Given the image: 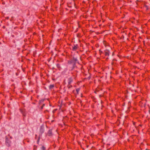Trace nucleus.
Masks as SVG:
<instances>
[{
  "mask_svg": "<svg viewBox=\"0 0 150 150\" xmlns=\"http://www.w3.org/2000/svg\"><path fill=\"white\" fill-rule=\"evenodd\" d=\"M79 69L76 66V64H73V67L71 69V73L72 75L73 78L76 79L77 76V73L78 72Z\"/></svg>",
  "mask_w": 150,
  "mask_h": 150,
  "instance_id": "nucleus-1",
  "label": "nucleus"
},
{
  "mask_svg": "<svg viewBox=\"0 0 150 150\" xmlns=\"http://www.w3.org/2000/svg\"><path fill=\"white\" fill-rule=\"evenodd\" d=\"M67 6L70 8H71L73 7H75L76 9L78 8L77 6H76L75 4L74 1H72L70 3H68L67 4Z\"/></svg>",
  "mask_w": 150,
  "mask_h": 150,
  "instance_id": "nucleus-2",
  "label": "nucleus"
},
{
  "mask_svg": "<svg viewBox=\"0 0 150 150\" xmlns=\"http://www.w3.org/2000/svg\"><path fill=\"white\" fill-rule=\"evenodd\" d=\"M11 140L6 137L5 139V144L8 147L11 146Z\"/></svg>",
  "mask_w": 150,
  "mask_h": 150,
  "instance_id": "nucleus-3",
  "label": "nucleus"
},
{
  "mask_svg": "<svg viewBox=\"0 0 150 150\" xmlns=\"http://www.w3.org/2000/svg\"><path fill=\"white\" fill-rule=\"evenodd\" d=\"M19 110L21 113L22 114L23 116L25 117L26 115V110L24 109L20 108Z\"/></svg>",
  "mask_w": 150,
  "mask_h": 150,
  "instance_id": "nucleus-4",
  "label": "nucleus"
},
{
  "mask_svg": "<svg viewBox=\"0 0 150 150\" xmlns=\"http://www.w3.org/2000/svg\"><path fill=\"white\" fill-rule=\"evenodd\" d=\"M77 62L78 63L77 59L74 57H73L71 60V63H73L74 64H76V63Z\"/></svg>",
  "mask_w": 150,
  "mask_h": 150,
  "instance_id": "nucleus-5",
  "label": "nucleus"
},
{
  "mask_svg": "<svg viewBox=\"0 0 150 150\" xmlns=\"http://www.w3.org/2000/svg\"><path fill=\"white\" fill-rule=\"evenodd\" d=\"M79 48V45L78 44L74 45V46L72 47V50L73 51H75Z\"/></svg>",
  "mask_w": 150,
  "mask_h": 150,
  "instance_id": "nucleus-6",
  "label": "nucleus"
},
{
  "mask_svg": "<svg viewBox=\"0 0 150 150\" xmlns=\"http://www.w3.org/2000/svg\"><path fill=\"white\" fill-rule=\"evenodd\" d=\"M110 51L108 50H105L104 51V54L106 57H108L109 55Z\"/></svg>",
  "mask_w": 150,
  "mask_h": 150,
  "instance_id": "nucleus-7",
  "label": "nucleus"
},
{
  "mask_svg": "<svg viewBox=\"0 0 150 150\" xmlns=\"http://www.w3.org/2000/svg\"><path fill=\"white\" fill-rule=\"evenodd\" d=\"M73 77H70L69 78L68 80V83L69 84H71V83L73 82Z\"/></svg>",
  "mask_w": 150,
  "mask_h": 150,
  "instance_id": "nucleus-8",
  "label": "nucleus"
},
{
  "mask_svg": "<svg viewBox=\"0 0 150 150\" xmlns=\"http://www.w3.org/2000/svg\"><path fill=\"white\" fill-rule=\"evenodd\" d=\"M53 134L52 133V130H49L47 134V135L49 136H51Z\"/></svg>",
  "mask_w": 150,
  "mask_h": 150,
  "instance_id": "nucleus-9",
  "label": "nucleus"
},
{
  "mask_svg": "<svg viewBox=\"0 0 150 150\" xmlns=\"http://www.w3.org/2000/svg\"><path fill=\"white\" fill-rule=\"evenodd\" d=\"M44 132V129L43 126H41L40 129V132L41 134H42Z\"/></svg>",
  "mask_w": 150,
  "mask_h": 150,
  "instance_id": "nucleus-10",
  "label": "nucleus"
},
{
  "mask_svg": "<svg viewBox=\"0 0 150 150\" xmlns=\"http://www.w3.org/2000/svg\"><path fill=\"white\" fill-rule=\"evenodd\" d=\"M54 85L51 84L49 86V88L50 90H52L54 88Z\"/></svg>",
  "mask_w": 150,
  "mask_h": 150,
  "instance_id": "nucleus-11",
  "label": "nucleus"
},
{
  "mask_svg": "<svg viewBox=\"0 0 150 150\" xmlns=\"http://www.w3.org/2000/svg\"><path fill=\"white\" fill-rule=\"evenodd\" d=\"M56 66L57 68L59 70H60L61 69V64H60L58 63L56 64Z\"/></svg>",
  "mask_w": 150,
  "mask_h": 150,
  "instance_id": "nucleus-12",
  "label": "nucleus"
},
{
  "mask_svg": "<svg viewBox=\"0 0 150 150\" xmlns=\"http://www.w3.org/2000/svg\"><path fill=\"white\" fill-rule=\"evenodd\" d=\"M45 100V99H42L40 100H39V105H41V104Z\"/></svg>",
  "mask_w": 150,
  "mask_h": 150,
  "instance_id": "nucleus-13",
  "label": "nucleus"
},
{
  "mask_svg": "<svg viewBox=\"0 0 150 150\" xmlns=\"http://www.w3.org/2000/svg\"><path fill=\"white\" fill-rule=\"evenodd\" d=\"M99 52L100 55L102 56L104 54V52H103L100 50H99Z\"/></svg>",
  "mask_w": 150,
  "mask_h": 150,
  "instance_id": "nucleus-14",
  "label": "nucleus"
},
{
  "mask_svg": "<svg viewBox=\"0 0 150 150\" xmlns=\"http://www.w3.org/2000/svg\"><path fill=\"white\" fill-rule=\"evenodd\" d=\"M80 90V88H77L76 89V91L77 94H79V92Z\"/></svg>",
  "mask_w": 150,
  "mask_h": 150,
  "instance_id": "nucleus-15",
  "label": "nucleus"
},
{
  "mask_svg": "<svg viewBox=\"0 0 150 150\" xmlns=\"http://www.w3.org/2000/svg\"><path fill=\"white\" fill-rule=\"evenodd\" d=\"M67 87L69 89V88H72V86L71 85V84H68V85Z\"/></svg>",
  "mask_w": 150,
  "mask_h": 150,
  "instance_id": "nucleus-16",
  "label": "nucleus"
},
{
  "mask_svg": "<svg viewBox=\"0 0 150 150\" xmlns=\"http://www.w3.org/2000/svg\"><path fill=\"white\" fill-rule=\"evenodd\" d=\"M99 88V87H98L96 89V90L94 91V93H96L97 92H98L99 91V90H98V89Z\"/></svg>",
  "mask_w": 150,
  "mask_h": 150,
  "instance_id": "nucleus-17",
  "label": "nucleus"
},
{
  "mask_svg": "<svg viewBox=\"0 0 150 150\" xmlns=\"http://www.w3.org/2000/svg\"><path fill=\"white\" fill-rule=\"evenodd\" d=\"M37 146H36L35 145H34L33 146V150H36L37 149Z\"/></svg>",
  "mask_w": 150,
  "mask_h": 150,
  "instance_id": "nucleus-18",
  "label": "nucleus"
},
{
  "mask_svg": "<svg viewBox=\"0 0 150 150\" xmlns=\"http://www.w3.org/2000/svg\"><path fill=\"white\" fill-rule=\"evenodd\" d=\"M147 3H146L145 5V7H146V9H148V5H147Z\"/></svg>",
  "mask_w": 150,
  "mask_h": 150,
  "instance_id": "nucleus-19",
  "label": "nucleus"
},
{
  "mask_svg": "<svg viewBox=\"0 0 150 150\" xmlns=\"http://www.w3.org/2000/svg\"><path fill=\"white\" fill-rule=\"evenodd\" d=\"M45 104L44 103L42 104V105L41 107V110L45 106Z\"/></svg>",
  "mask_w": 150,
  "mask_h": 150,
  "instance_id": "nucleus-20",
  "label": "nucleus"
},
{
  "mask_svg": "<svg viewBox=\"0 0 150 150\" xmlns=\"http://www.w3.org/2000/svg\"><path fill=\"white\" fill-rule=\"evenodd\" d=\"M42 150H46V148L45 146H42L41 148Z\"/></svg>",
  "mask_w": 150,
  "mask_h": 150,
  "instance_id": "nucleus-21",
  "label": "nucleus"
},
{
  "mask_svg": "<svg viewBox=\"0 0 150 150\" xmlns=\"http://www.w3.org/2000/svg\"><path fill=\"white\" fill-rule=\"evenodd\" d=\"M99 87V88H98V90H102V88L100 86H98L97 88Z\"/></svg>",
  "mask_w": 150,
  "mask_h": 150,
  "instance_id": "nucleus-22",
  "label": "nucleus"
},
{
  "mask_svg": "<svg viewBox=\"0 0 150 150\" xmlns=\"http://www.w3.org/2000/svg\"><path fill=\"white\" fill-rule=\"evenodd\" d=\"M141 1H139V0H137L136 1V4H137L139 2H141Z\"/></svg>",
  "mask_w": 150,
  "mask_h": 150,
  "instance_id": "nucleus-23",
  "label": "nucleus"
},
{
  "mask_svg": "<svg viewBox=\"0 0 150 150\" xmlns=\"http://www.w3.org/2000/svg\"><path fill=\"white\" fill-rule=\"evenodd\" d=\"M40 138L39 137L37 141V144H39V141H40Z\"/></svg>",
  "mask_w": 150,
  "mask_h": 150,
  "instance_id": "nucleus-24",
  "label": "nucleus"
},
{
  "mask_svg": "<svg viewBox=\"0 0 150 150\" xmlns=\"http://www.w3.org/2000/svg\"><path fill=\"white\" fill-rule=\"evenodd\" d=\"M6 18L7 19H9V17H6Z\"/></svg>",
  "mask_w": 150,
  "mask_h": 150,
  "instance_id": "nucleus-25",
  "label": "nucleus"
},
{
  "mask_svg": "<svg viewBox=\"0 0 150 150\" xmlns=\"http://www.w3.org/2000/svg\"><path fill=\"white\" fill-rule=\"evenodd\" d=\"M113 61H116V60L115 59H113Z\"/></svg>",
  "mask_w": 150,
  "mask_h": 150,
  "instance_id": "nucleus-26",
  "label": "nucleus"
},
{
  "mask_svg": "<svg viewBox=\"0 0 150 150\" xmlns=\"http://www.w3.org/2000/svg\"><path fill=\"white\" fill-rule=\"evenodd\" d=\"M12 36L13 37H14V35H12Z\"/></svg>",
  "mask_w": 150,
  "mask_h": 150,
  "instance_id": "nucleus-27",
  "label": "nucleus"
},
{
  "mask_svg": "<svg viewBox=\"0 0 150 150\" xmlns=\"http://www.w3.org/2000/svg\"><path fill=\"white\" fill-rule=\"evenodd\" d=\"M135 122H133V125H135Z\"/></svg>",
  "mask_w": 150,
  "mask_h": 150,
  "instance_id": "nucleus-28",
  "label": "nucleus"
},
{
  "mask_svg": "<svg viewBox=\"0 0 150 150\" xmlns=\"http://www.w3.org/2000/svg\"><path fill=\"white\" fill-rule=\"evenodd\" d=\"M85 1H83V3H85Z\"/></svg>",
  "mask_w": 150,
  "mask_h": 150,
  "instance_id": "nucleus-29",
  "label": "nucleus"
},
{
  "mask_svg": "<svg viewBox=\"0 0 150 150\" xmlns=\"http://www.w3.org/2000/svg\"><path fill=\"white\" fill-rule=\"evenodd\" d=\"M57 109H55V110H54V111H56V110H57Z\"/></svg>",
  "mask_w": 150,
  "mask_h": 150,
  "instance_id": "nucleus-30",
  "label": "nucleus"
},
{
  "mask_svg": "<svg viewBox=\"0 0 150 150\" xmlns=\"http://www.w3.org/2000/svg\"><path fill=\"white\" fill-rule=\"evenodd\" d=\"M74 91H75V90H73V93H74Z\"/></svg>",
  "mask_w": 150,
  "mask_h": 150,
  "instance_id": "nucleus-31",
  "label": "nucleus"
},
{
  "mask_svg": "<svg viewBox=\"0 0 150 150\" xmlns=\"http://www.w3.org/2000/svg\"><path fill=\"white\" fill-rule=\"evenodd\" d=\"M146 150H149V149H146Z\"/></svg>",
  "mask_w": 150,
  "mask_h": 150,
  "instance_id": "nucleus-32",
  "label": "nucleus"
},
{
  "mask_svg": "<svg viewBox=\"0 0 150 150\" xmlns=\"http://www.w3.org/2000/svg\"><path fill=\"white\" fill-rule=\"evenodd\" d=\"M108 59V57L106 59Z\"/></svg>",
  "mask_w": 150,
  "mask_h": 150,
  "instance_id": "nucleus-33",
  "label": "nucleus"
},
{
  "mask_svg": "<svg viewBox=\"0 0 150 150\" xmlns=\"http://www.w3.org/2000/svg\"><path fill=\"white\" fill-rule=\"evenodd\" d=\"M10 138H11V139H12V137H10Z\"/></svg>",
  "mask_w": 150,
  "mask_h": 150,
  "instance_id": "nucleus-34",
  "label": "nucleus"
}]
</instances>
